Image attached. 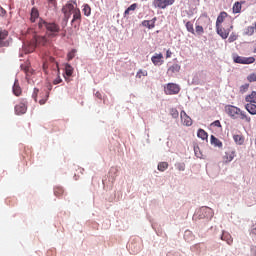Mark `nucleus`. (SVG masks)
<instances>
[{"mask_svg": "<svg viewBox=\"0 0 256 256\" xmlns=\"http://www.w3.org/2000/svg\"><path fill=\"white\" fill-rule=\"evenodd\" d=\"M38 27L39 29H46V35L50 39H53V37H57L59 35V31H61V28L57 23L47 22L41 18L39 19Z\"/></svg>", "mask_w": 256, "mask_h": 256, "instance_id": "obj_1", "label": "nucleus"}, {"mask_svg": "<svg viewBox=\"0 0 256 256\" xmlns=\"http://www.w3.org/2000/svg\"><path fill=\"white\" fill-rule=\"evenodd\" d=\"M231 29H233V24L229 22L228 24L224 23V25L216 27V32L223 39H227L229 33H231Z\"/></svg>", "mask_w": 256, "mask_h": 256, "instance_id": "obj_2", "label": "nucleus"}, {"mask_svg": "<svg viewBox=\"0 0 256 256\" xmlns=\"http://www.w3.org/2000/svg\"><path fill=\"white\" fill-rule=\"evenodd\" d=\"M240 112H241V108L237 106H234V105L225 106V113H227V115L231 117V119H239Z\"/></svg>", "mask_w": 256, "mask_h": 256, "instance_id": "obj_3", "label": "nucleus"}, {"mask_svg": "<svg viewBox=\"0 0 256 256\" xmlns=\"http://www.w3.org/2000/svg\"><path fill=\"white\" fill-rule=\"evenodd\" d=\"M76 9L77 8L71 2H68L65 6H63L62 13L64 14L65 21H69V19H71V15H73L74 10Z\"/></svg>", "mask_w": 256, "mask_h": 256, "instance_id": "obj_4", "label": "nucleus"}, {"mask_svg": "<svg viewBox=\"0 0 256 256\" xmlns=\"http://www.w3.org/2000/svg\"><path fill=\"white\" fill-rule=\"evenodd\" d=\"M179 91H181V87L175 83H168L164 88L166 95H178Z\"/></svg>", "mask_w": 256, "mask_h": 256, "instance_id": "obj_5", "label": "nucleus"}, {"mask_svg": "<svg viewBox=\"0 0 256 256\" xmlns=\"http://www.w3.org/2000/svg\"><path fill=\"white\" fill-rule=\"evenodd\" d=\"M154 7H157L158 9H167L169 5H173L175 3V0H154Z\"/></svg>", "mask_w": 256, "mask_h": 256, "instance_id": "obj_6", "label": "nucleus"}, {"mask_svg": "<svg viewBox=\"0 0 256 256\" xmlns=\"http://www.w3.org/2000/svg\"><path fill=\"white\" fill-rule=\"evenodd\" d=\"M7 37H9V32L0 28V47H9V41L6 40Z\"/></svg>", "mask_w": 256, "mask_h": 256, "instance_id": "obj_7", "label": "nucleus"}, {"mask_svg": "<svg viewBox=\"0 0 256 256\" xmlns=\"http://www.w3.org/2000/svg\"><path fill=\"white\" fill-rule=\"evenodd\" d=\"M180 119L181 123L185 125V127H191L193 125V120L191 119V117H189V115H187V112H185L184 110H182L180 113Z\"/></svg>", "mask_w": 256, "mask_h": 256, "instance_id": "obj_8", "label": "nucleus"}, {"mask_svg": "<svg viewBox=\"0 0 256 256\" xmlns=\"http://www.w3.org/2000/svg\"><path fill=\"white\" fill-rule=\"evenodd\" d=\"M16 115H25L27 113V101L22 100V102L15 106Z\"/></svg>", "mask_w": 256, "mask_h": 256, "instance_id": "obj_9", "label": "nucleus"}, {"mask_svg": "<svg viewBox=\"0 0 256 256\" xmlns=\"http://www.w3.org/2000/svg\"><path fill=\"white\" fill-rule=\"evenodd\" d=\"M227 17H229V14H227V12H220L216 20V27H221V25H225V23H227L225 22L227 21Z\"/></svg>", "mask_w": 256, "mask_h": 256, "instance_id": "obj_10", "label": "nucleus"}, {"mask_svg": "<svg viewBox=\"0 0 256 256\" xmlns=\"http://www.w3.org/2000/svg\"><path fill=\"white\" fill-rule=\"evenodd\" d=\"M179 71H181V65L173 64L172 66H170L168 68L167 75H168V77H173V75H177V73H179Z\"/></svg>", "mask_w": 256, "mask_h": 256, "instance_id": "obj_11", "label": "nucleus"}, {"mask_svg": "<svg viewBox=\"0 0 256 256\" xmlns=\"http://www.w3.org/2000/svg\"><path fill=\"white\" fill-rule=\"evenodd\" d=\"M235 159V150H228L225 152V155L223 156L224 163H231Z\"/></svg>", "mask_w": 256, "mask_h": 256, "instance_id": "obj_12", "label": "nucleus"}, {"mask_svg": "<svg viewBox=\"0 0 256 256\" xmlns=\"http://www.w3.org/2000/svg\"><path fill=\"white\" fill-rule=\"evenodd\" d=\"M36 45L45 47L49 43V36H35Z\"/></svg>", "mask_w": 256, "mask_h": 256, "instance_id": "obj_13", "label": "nucleus"}, {"mask_svg": "<svg viewBox=\"0 0 256 256\" xmlns=\"http://www.w3.org/2000/svg\"><path fill=\"white\" fill-rule=\"evenodd\" d=\"M156 22H157V17H154L152 20L142 21V26L147 27V29H155Z\"/></svg>", "mask_w": 256, "mask_h": 256, "instance_id": "obj_14", "label": "nucleus"}, {"mask_svg": "<svg viewBox=\"0 0 256 256\" xmlns=\"http://www.w3.org/2000/svg\"><path fill=\"white\" fill-rule=\"evenodd\" d=\"M151 61L154 65H163V54H155L154 56H152Z\"/></svg>", "mask_w": 256, "mask_h": 256, "instance_id": "obj_15", "label": "nucleus"}, {"mask_svg": "<svg viewBox=\"0 0 256 256\" xmlns=\"http://www.w3.org/2000/svg\"><path fill=\"white\" fill-rule=\"evenodd\" d=\"M247 104H256V91H252L250 94L245 96Z\"/></svg>", "mask_w": 256, "mask_h": 256, "instance_id": "obj_16", "label": "nucleus"}, {"mask_svg": "<svg viewBox=\"0 0 256 256\" xmlns=\"http://www.w3.org/2000/svg\"><path fill=\"white\" fill-rule=\"evenodd\" d=\"M37 19H39V10L35 7H33L31 9V13H30V21L31 23H35V21H37Z\"/></svg>", "mask_w": 256, "mask_h": 256, "instance_id": "obj_17", "label": "nucleus"}, {"mask_svg": "<svg viewBox=\"0 0 256 256\" xmlns=\"http://www.w3.org/2000/svg\"><path fill=\"white\" fill-rule=\"evenodd\" d=\"M238 118L241 119V121H244V123H251V117L243 110H240Z\"/></svg>", "mask_w": 256, "mask_h": 256, "instance_id": "obj_18", "label": "nucleus"}, {"mask_svg": "<svg viewBox=\"0 0 256 256\" xmlns=\"http://www.w3.org/2000/svg\"><path fill=\"white\" fill-rule=\"evenodd\" d=\"M233 140L236 145H243V143H245V136H243V134H234Z\"/></svg>", "mask_w": 256, "mask_h": 256, "instance_id": "obj_19", "label": "nucleus"}, {"mask_svg": "<svg viewBox=\"0 0 256 256\" xmlns=\"http://www.w3.org/2000/svg\"><path fill=\"white\" fill-rule=\"evenodd\" d=\"M222 241H226L228 245H233V237L227 232H223L221 236Z\"/></svg>", "mask_w": 256, "mask_h": 256, "instance_id": "obj_20", "label": "nucleus"}, {"mask_svg": "<svg viewBox=\"0 0 256 256\" xmlns=\"http://www.w3.org/2000/svg\"><path fill=\"white\" fill-rule=\"evenodd\" d=\"M137 3L131 4L125 11H124V18L129 17L131 15V11H136L137 10Z\"/></svg>", "mask_w": 256, "mask_h": 256, "instance_id": "obj_21", "label": "nucleus"}, {"mask_svg": "<svg viewBox=\"0 0 256 256\" xmlns=\"http://www.w3.org/2000/svg\"><path fill=\"white\" fill-rule=\"evenodd\" d=\"M244 108L250 115H256V104H245Z\"/></svg>", "mask_w": 256, "mask_h": 256, "instance_id": "obj_22", "label": "nucleus"}, {"mask_svg": "<svg viewBox=\"0 0 256 256\" xmlns=\"http://www.w3.org/2000/svg\"><path fill=\"white\" fill-rule=\"evenodd\" d=\"M72 15H73L72 23H75V21H81V10H79V8H76L72 13Z\"/></svg>", "mask_w": 256, "mask_h": 256, "instance_id": "obj_23", "label": "nucleus"}, {"mask_svg": "<svg viewBox=\"0 0 256 256\" xmlns=\"http://www.w3.org/2000/svg\"><path fill=\"white\" fill-rule=\"evenodd\" d=\"M255 63V57H244L242 58V64L241 65H253Z\"/></svg>", "mask_w": 256, "mask_h": 256, "instance_id": "obj_24", "label": "nucleus"}, {"mask_svg": "<svg viewBox=\"0 0 256 256\" xmlns=\"http://www.w3.org/2000/svg\"><path fill=\"white\" fill-rule=\"evenodd\" d=\"M13 93H14V95H16V97H19V95H21V93H22L21 86H19L18 81L14 82Z\"/></svg>", "mask_w": 256, "mask_h": 256, "instance_id": "obj_25", "label": "nucleus"}, {"mask_svg": "<svg viewBox=\"0 0 256 256\" xmlns=\"http://www.w3.org/2000/svg\"><path fill=\"white\" fill-rule=\"evenodd\" d=\"M197 137H199L200 139L205 141V139H207V137H209V135L206 133L205 130L199 129L198 132H197Z\"/></svg>", "mask_w": 256, "mask_h": 256, "instance_id": "obj_26", "label": "nucleus"}, {"mask_svg": "<svg viewBox=\"0 0 256 256\" xmlns=\"http://www.w3.org/2000/svg\"><path fill=\"white\" fill-rule=\"evenodd\" d=\"M241 9H242L241 2H235L232 7L233 13H241Z\"/></svg>", "mask_w": 256, "mask_h": 256, "instance_id": "obj_27", "label": "nucleus"}, {"mask_svg": "<svg viewBox=\"0 0 256 256\" xmlns=\"http://www.w3.org/2000/svg\"><path fill=\"white\" fill-rule=\"evenodd\" d=\"M243 56H239L238 54L234 53L232 54V59L235 63H238L239 65H241L243 63Z\"/></svg>", "mask_w": 256, "mask_h": 256, "instance_id": "obj_28", "label": "nucleus"}, {"mask_svg": "<svg viewBox=\"0 0 256 256\" xmlns=\"http://www.w3.org/2000/svg\"><path fill=\"white\" fill-rule=\"evenodd\" d=\"M211 143L216 147H223V143L213 135L211 136Z\"/></svg>", "mask_w": 256, "mask_h": 256, "instance_id": "obj_29", "label": "nucleus"}, {"mask_svg": "<svg viewBox=\"0 0 256 256\" xmlns=\"http://www.w3.org/2000/svg\"><path fill=\"white\" fill-rule=\"evenodd\" d=\"M63 193H65V190H63L62 187L56 186V187L54 188V195H55L56 197H61V195H63Z\"/></svg>", "mask_w": 256, "mask_h": 256, "instance_id": "obj_30", "label": "nucleus"}, {"mask_svg": "<svg viewBox=\"0 0 256 256\" xmlns=\"http://www.w3.org/2000/svg\"><path fill=\"white\" fill-rule=\"evenodd\" d=\"M166 169H169V163H167V162H160L158 164V171L163 172V171H166Z\"/></svg>", "mask_w": 256, "mask_h": 256, "instance_id": "obj_31", "label": "nucleus"}, {"mask_svg": "<svg viewBox=\"0 0 256 256\" xmlns=\"http://www.w3.org/2000/svg\"><path fill=\"white\" fill-rule=\"evenodd\" d=\"M82 11L86 17H89V15H91V6L84 4Z\"/></svg>", "mask_w": 256, "mask_h": 256, "instance_id": "obj_32", "label": "nucleus"}, {"mask_svg": "<svg viewBox=\"0 0 256 256\" xmlns=\"http://www.w3.org/2000/svg\"><path fill=\"white\" fill-rule=\"evenodd\" d=\"M186 29H187L188 33H192V35H195V28L193 27V24L191 21H188L186 23Z\"/></svg>", "mask_w": 256, "mask_h": 256, "instance_id": "obj_33", "label": "nucleus"}, {"mask_svg": "<svg viewBox=\"0 0 256 256\" xmlns=\"http://www.w3.org/2000/svg\"><path fill=\"white\" fill-rule=\"evenodd\" d=\"M65 73H66L67 77H71V75H73V67L69 64H66Z\"/></svg>", "mask_w": 256, "mask_h": 256, "instance_id": "obj_34", "label": "nucleus"}, {"mask_svg": "<svg viewBox=\"0 0 256 256\" xmlns=\"http://www.w3.org/2000/svg\"><path fill=\"white\" fill-rule=\"evenodd\" d=\"M253 33H255V26H248L245 29V35L251 36Z\"/></svg>", "mask_w": 256, "mask_h": 256, "instance_id": "obj_35", "label": "nucleus"}, {"mask_svg": "<svg viewBox=\"0 0 256 256\" xmlns=\"http://www.w3.org/2000/svg\"><path fill=\"white\" fill-rule=\"evenodd\" d=\"M170 115L173 119H179V111L176 108L170 109Z\"/></svg>", "mask_w": 256, "mask_h": 256, "instance_id": "obj_36", "label": "nucleus"}, {"mask_svg": "<svg viewBox=\"0 0 256 256\" xmlns=\"http://www.w3.org/2000/svg\"><path fill=\"white\" fill-rule=\"evenodd\" d=\"M137 79H141V77H147V70H139L136 74Z\"/></svg>", "mask_w": 256, "mask_h": 256, "instance_id": "obj_37", "label": "nucleus"}, {"mask_svg": "<svg viewBox=\"0 0 256 256\" xmlns=\"http://www.w3.org/2000/svg\"><path fill=\"white\" fill-rule=\"evenodd\" d=\"M247 81L249 83H255L256 82V73H251L247 76Z\"/></svg>", "mask_w": 256, "mask_h": 256, "instance_id": "obj_38", "label": "nucleus"}, {"mask_svg": "<svg viewBox=\"0 0 256 256\" xmlns=\"http://www.w3.org/2000/svg\"><path fill=\"white\" fill-rule=\"evenodd\" d=\"M48 99H49V92H46L44 97L39 100V104L40 105H45V103H47Z\"/></svg>", "mask_w": 256, "mask_h": 256, "instance_id": "obj_39", "label": "nucleus"}, {"mask_svg": "<svg viewBox=\"0 0 256 256\" xmlns=\"http://www.w3.org/2000/svg\"><path fill=\"white\" fill-rule=\"evenodd\" d=\"M77 53L76 49H73L71 52L68 53L67 57H68V61H71L73 59H75V54Z\"/></svg>", "mask_w": 256, "mask_h": 256, "instance_id": "obj_40", "label": "nucleus"}, {"mask_svg": "<svg viewBox=\"0 0 256 256\" xmlns=\"http://www.w3.org/2000/svg\"><path fill=\"white\" fill-rule=\"evenodd\" d=\"M196 33H197V35H203V33H205V30L203 29V26L196 25Z\"/></svg>", "mask_w": 256, "mask_h": 256, "instance_id": "obj_41", "label": "nucleus"}, {"mask_svg": "<svg viewBox=\"0 0 256 256\" xmlns=\"http://www.w3.org/2000/svg\"><path fill=\"white\" fill-rule=\"evenodd\" d=\"M237 34H235V33H232L230 36H229V38H228V42L229 43H233L234 41H237Z\"/></svg>", "mask_w": 256, "mask_h": 256, "instance_id": "obj_42", "label": "nucleus"}, {"mask_svg": "<svg viewBox=\"0 0 256 256\" xmlns=\"http://www.w3.org/2000/svg\"><path fill=\"white\" fill-rule=\"evenodd\" d=\"M59 83H63L61 76H57V78L53 80V85H59Z\"/></svg>", "mask_w": 256, "mask_h": 256, "instance_id": "obj_43", "label": "nucleus"}, {"mask_svg": "<svg viewBox=\"0 0 256 256\" xmlns=\"http://www.w3.org/2000/svg\"><path fill=\"white\" fill-rule=\"evenodd\" d=\"M247 89H249V84H244L240 87L241 93H245V91H247Z\"/></svg>", "mask_w": 256, "mask_h": 256, "instance_id": "obj_44", "label": "nucleus"}, {"mask_svg": "<svg viewBox=\"0 0 256 256\" xmlns=\"http://www.w3.org/2000/svg\"><path fill=\"white\" fill-rule=\"evenodd\" d=\"M39 94V89L34 88V92L32 94V97L34 99V101H37V95Z\"/></svg>", "mask_w": 256, "mask_h": 256, "instance_id": "obj_45", "label": "nucleus"}, {"mask_svg": "<svg viewBox=\"0 0 256 256\" xmlns=\"http://www.w3.org/2000/svg\"><path fill=\"white\" fill-rule=\"evenodd\" d=\"M176 167L179 171H183L185 169V163H178Z\"/></svg>", "mask_w": 256, "mask_h": 256, "instance_id": "obj_46", "label": "nucleus"}, {"mask_svg": "<svg viewBox=\"0 0 256 256\" xmlns=\"http://www.w3.org/2000/svg\"><path fill=\"white\" fill-rule=\"evenodd\" d=\"M7 15V11L0 6V17H5Z\"/></svg>", "mask_w": 256, "mask_h": 256, "instance_id": "obj_47", "label": "nucleus"}, {"mask_svg": "<svg viewBox=\"0 0 256 256\" xmlns=\"http://www.w3.org/2000/svg\"><path fill=\"white\" fill-rule=\"evenodd\" d=\"M214 127H221V122L219 120H216L212 123Z\"/></svg>", "mask_w": 256, "mask_h": 256, "instance_id": "obj_48", "label": "nucleus"}, {"mask_svg": "<svg viewBox=\"0 0 256 256\" xmlns=\"http://www.w3.org/2000/svg\"><path fill=\"white\" fill-rule=\"evenodd\" d=\"M252 256H256V248L251 249Z\"/></svg>", "mask_w": 256, "mask_h": 256, "instance_id": "obj_49", "label": "nucleus"}, {"mask_svg": "<svg viewBox=\"0 0 256 256\" xmlns=\"http://www.w3.org/2000/svg\"><path fill=\"white\" fill-rule=\"evenodd\" d=\"M171 55H172V53L169 50H167L166 57L169 58V57H171Z\"/></svg>", "mask_w": 256, "mask_h": 256, "instance_id": "obj_50", "label": "nucleus"}, {"mask_svg": "<svg viewBox=\"0 0 256 256\" xmlns=\"http://www.w3.org/2000/svg\"><path fill=\"white\" fill-rule=\"evenodd\" d=\"M96 97H98V99H101V94L99 92H97Z\"/></svg>", "mask_w": 256, "mask_h": 256, "instance_id": "obj_51", "label": "nucleus"}, {"mask_svg": "<svg viewBox=\"0 0 256 256\" xmlns=\"http://www.w3.org/2000/svg\"><path fill=\"white\" fill-rule=\"evenodd\" d=\"M252 234L256 235V228L252 230Z\"/></svg>", "mask_w": 256, "mask_h": 256, "instance_id": "obj_52", "label": "nucleus"}, {"mask_svg": "<svg viewBox=\"0 0 256 256\" xmlns=\"http://www.w3.org/2000/svg\"><path fill=\"white\" fill-rule=\"evenodd\" d=\"M49 1V3H53V0H48Z\"/></svg>", "mask_w": 256, "mask_h": 256, "instance_id": "obj_53", "label": "nucleus"}, {"mask_svg": "<svg viewBox=\"0 0 256 256\" xmlns=\"http://www.w3.org/2000/svg\"><path fill=\"white\" fill-rule=\"evenodd\" d=\"M49 90L51 91V87L49 88Z\"/></svg>", "mask_w": 256, "mask_h": 256, "instance_id": "obj_54", "label": "nucleus"}]
</instances>
